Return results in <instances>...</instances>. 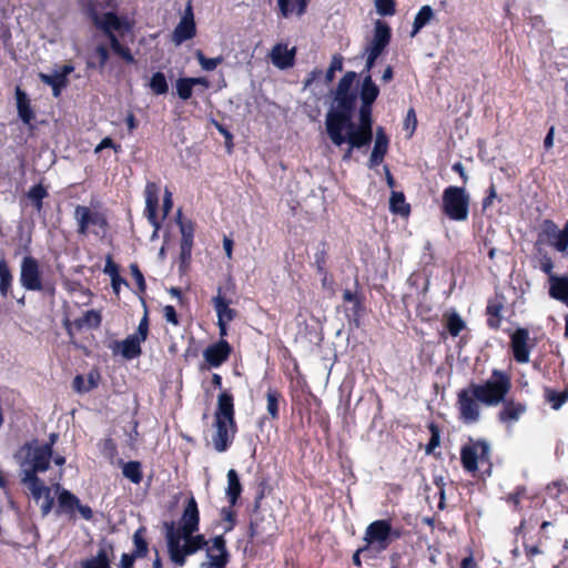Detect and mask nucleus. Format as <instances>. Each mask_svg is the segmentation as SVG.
<instances>
[{"mask_svg": "<svg viewBox=\"0 0 568 568\" xmlns=\"http://www.w3.org/2000/svg\"><path fill=\"white\" fill-rule=\"evenodd\" d=\"M205 560L200 564V568H226L231 554L227 549L224 535H217L211 538V544L205 550Z\"/></svg>", "mask_w": 568, "mask_h": 568, "instance_id": "obj_12", "label": "nucleus"}, {"mask_svg": "<svg viewBox=\"0 0 568 568\" xmlns=\"http://www.w3.org/2000/svg\"><path fill=\"white\" fill-rule=\"evenodd\" d=\"M20 481L23 486L28 488L31 497L38 503L40 499H43L41 504V515L42 517L48 516L53 506L54 498L51 495V489L48 487L39 476H21Z\"/></svg>", "mask_w": 568, "mask_h": 568, "instance_id": "obj_13", "label": "nucleus"}, {"mask_svg": "<svg viewBox=\"0 0 568 568\" xmlns=\"http://www.w3.org/2000/svg\"><path fill=\"white\" fill-rule=\"evenodd\" d=\"M524 550L527 559L534 565V559L536 556L542 555V550L540 549L538 544H529L526 540V537L524 538Z\"/></svg>", "mask_w": 568, "mask_h": 568, "instance_id": "obj_60", "label": "nucleus"}, {"mask_svg": "<svg viewBox=\"0 0 568 568\" xmlns=\"http://www.w3.org/2000/svg\"><path fill=\"white\" fill-rule=\"evenodd\" d=\"M389 145V139L386 134L384 128L378 126L376 130V138L373 151L369 156L368 166L374 169L378 166L383 161L385 155L387 154Z\"/></svg>", "mask_w": 568, "mask_h": 568, "instance_id": "obj_28", "label": "nucleus"}, {"mask_svg": "<svg viewBox=\"0 0 568 568\" xmlns=\"http://www.w3.org/2000/svg\"><path fill=\"white\" fill-rule=\"evenodd\" d=\"M506 304V296L503 292H495L494 296L487 301L485 314L486 324L493 331H498L503 322V311Z\"/></svg>", "mask_w": 568, "mask_h": 568, "instance_id": "obj_19", "label": "nucleus"}, {"mask_svg": "<svg viewBox=\"0 0 568 568\" xmlns=\"http://www.w3.org/2000/svg\"><path fill=\"white\" fill-rule=\"evenodd\" d=\"M149 88L155 95L166 94L169 91V84L164 73L161 71L153 73L149 82Z\"/></svg>", "mask_w": 568, "mask_h": 568, "instance_id": "obj_48", "label": "nucleus"}, {"mask_svg": "<svg viewBox=\"0 0 568 568\" xmlns=\"http://www.w3.org/2000/svg\"><path fill=\"white\" fill-rule=\"evenodd\" d=\"M357 74L354 71L346 72L339 80L335 92L357 93L355 90L352 89Z\"/></svg>", "mask_w": 568, "mask_h": 568, "instance_id": "obj_54", "label": "nucleus"}, {"mask_svg": "<svg viewBox=\"0 0 568 568\" xmlns=\"http://www.w3.org/2000/svg\"><path fill=\"white\" fill-rule=\"evenodd\" d=\"M200 510L194 496H190L183 506L178 527L174 521L164 523L165 539L170 560L178 567H183L190 556L200 550H206L211 539H206L200 530Z\"/></svg>", "mask_w": 568, "mask_h": 568, "instance_id": "obj_2", "label": "nucleus"}, {"mask_svg": "<svg viewBox=\"0 0 568 568\" xmlns=\"http://www.w3.org/2000/svg\"><path fill=\"white\" fill-rule=\"evenodd\" d=\"M19 466V476H38L50 468L51 455L47 448L41 447L38 438H32L22 444L13 455Z\"/></svg>", "mask_w": 568, "mask_h": 568, "instance_id": "obj_4", "label": "nucleus"}, {"mask_svg": "<svg viewBox=\"0 0 568 568\" xmlns=\"http://www.w3.org/2000/svg\"><path fill=\"white\" fill-rule=\"evenodd\" d=\"M145 216L150 224L159 229L160 222L158 219L159 207V193L160 187L155 182H148L145 185Z\"/></svg>", "mask_w": 568, "mask_h": 568, "instance_id": "obj_25", "label": "nucleus"}, {"mask_svg": "<svg viewBox=\"0 0 568 568\" xmlns=\"http://www.w3.org/2000/svg\"><path fill=\"white\" fill-rule=\"evenodd\" d=\"M513 387L508 372L494 368L488 379L470 382L457 393L456 408L458 419L465 425L480 420L481 406L496 407L508 396Z\"/></svg>", "mask_w": 568, "mask_h": 568, "instance_id": "obj_1", "label": "nucleus"}, {"mask_svg": "<svg viewBox=\"0 0 568 568\" xmlns=\"http://www.w3.org/2000/svg\"><path fill=\"white\" fill-rule=\"evenodd\" d=\"M343 69V57L341 54H335L332 58L329 68L326 71V81L331 82L336 71H342Z\"/></svg>", "mask_w": 568, "mask_h": 568, "instance_id": "obj_59", "label": "nucleus"}, {"mask_svg": "<svg viewBox=\"0 0 568 568\" xmlns=\"http://www.w3.org/2000/svg\"><path fill=\"white\" fill-rule=\"evenodd\" d=\"M163 316L168 323L174 326L180 325V318L173 305H165L163 307Z\"/></svg>", "mask_w": 568, "mask_h": 568, "instance_id": "obj_62", "label": "nucleus"}, {"mask_svg": "<svg viewBox=\"0 0 568 568\" xmlns=\"http://www.w3.org/2000/svg\"><path fill=\"white\" fill-rule=\"evenodd\" d=\"M119 464L122 468V475L132 484L139 485L143 480L142 464L139 460L123 462L120 459Z\"/></svg>", "mask_w": 568, "mask_h": 568, "instance_id": "obj_36", "label": "nucleus"}, {"mask_svg": "<svg viewBox=\"0 0 568 568\" xmlns=\"http://www.w3.org/2000/svg\"><path fill=\"white\" fill-rule=\"evenodd\" d=\"M375 7L377 10V13L383 17L394 16L396 12L395 0H375Z\"/></svg>", "mask_w": 568, "mask_h": 568, "instance_id": "obj_55", "label": "nucleus"}, {"mask_svg": "<svg viewBox=\"0 0 568 568\" xmlns=\"http://www.w3.org/2000/svg\"><path fill=\"white\" fill-rule=\"evenodd\" d=\"M141 342L131 335H129L126 338H124L121 342H116V347L120 351V354L125 359H134L141 356L142 354V347Z\"/></svg>", "mask_w": 568, "mask_h": 568, "instance_id": "obj_35", "label": "nucleus"}, {"mask_svg": "<svg viewBox=\"0 0 568 568\" xmlns=\"http://www.w3.org/2000/svg\"><path fill=\"white\" fill-rule=\"evenodd\" d=\"M310 0H277V8L282 18H288L292 13L301 17L306 12Z\"/></svg>", "mask_w": 568, "mask_h": 568, "instance_id": "obj_34", "label": "nucleus"}, {"mask_svg": "<svg viewBox=\"0 0 568 568\" xmlns=\"http://www.w3.org/2000/svg\"><path fill=\"white\" fill-rule=\"evenodd\" d=\"M378 95L379 88L373 81L372 75L367 73L363 79L359 90L361 104L373 106Z\"/></svg>", "mask_w": 568, "mask_h": 568, "instance_id": "obj_33", "label": "nucleus"}, {"mask_svg": "<svg viewBox=\"0 0 568 568\" xmlns=\"http://www.w3.org/2000/svg\"><path fill=\"white\" fill-rule=\"evenodd\" d=\"M356 291L352 292L351 290L346 288L343 291V302L346 305L345 307V315L347 317V321L349 323H354L356 327L361 324V318L365 312V305H364V297L358 292V281L355 282Z\"/></svg>", "mask_w": 568, "mask_h": 568, "instance_id": "obj_18", "label": "nucleus"}, {"mask_svg": "<svg viewBox=\"0 0 568 568\" xmlns=\"http://www.w3.org/2000/svg\"><path fill=\"white\" fill-rule=\"evenodd\" d=\"M212 302L217 321L232 322L235 318L236 312L230 307L231 301L222 295V287L217 288V294L213 297Z\"/></svg>", "mask_w": 568, "mask_h": 568, "instance_id": "obj_30", "label": "nucleus"}, {"mask_svg": "<svg viewBox=\"0 0 568 568\" xmlns=\"http://www.w3.org/2000/svg\"><path fill=\"white\" fill-rule=\"evenodd\" d=\"M470 196L464 186H447L442 195V212L450 221L464 222L469 216Z\"/></svg>", "mask_w": 568, "mask_h": 568, "instance_id": "obj_6", "label": "nucleus"}, {"mask_svg": "<svg viewBox=\"0 0 568 568\" xmlns=\"http://www.w3.org/2000/svg\"><path fill=\"white\" fill-rule=\"evenodd\" d=\"M195 58L201 68L205 71H213L223 62V58L221 55L216 58H207L201 50L195 51Z\"/></svg>", "mask_w": 568, "mask_h": 568, "instance_id": "obj_53", "label": "nucleus"}, {"mask_svg": "<svg viewBox=\"0 0 568 568\" xmlns=\"http://www.w3.org/2000/svg\"><path fill=\"white\" fill-rule=\"evenodd\" d=\"M193 88L194 87L192 84L191 77L180 78L175 82L176 94L183 101L191 99L193 94Z\"/></svg>", "mask_w": 568, "mask_h": 568, "instance_id": "obj_51", "label": "nucleus"}, {"mask_svg": "<svg viewBox=\"0 0 568 568\" xmlns=\"http://www.w3.org/2000/svg\"><path fill=\"white\" fill-rule=\"evenodd\" d=\"M544 398L554 410H558L568 402V388L562 392H557L546 386L544 387Z\"/></svg>", "mask_w": 568, "mask_h": 568, "instance_id": "obj_38", "label": "nucleus"}, {"mask_svg": "<svg viewBox=\"0 0 568 568\" xmlns=\"http://www.w3.org/2000/svg\"><path fill=\"white\" fill-rule=\"evenodd\" d=\"M357 93L335 92L334 104L326 113V130L345 129L353 126V114L355 111Z\"/></svg>", "mask_w": 568, "mask_h": 568, "instance_id": "obj_5", "label": "nucleus"}, {"mask_svg": "<svg viewBox=\"0 0 568 568\" xmlns=\"http://www.w3.org/2000/svg\"><path fill=\"white\" fill-rule=\"evenodd\" d=\"M145 531V527L142 526L133 534L134 550L132 554H134L138 558H144L149 552V545L144 537Z\"/></svg>", "mask_w": 568, "mask_h": 568, "instance_id": "obj_46", "label": "nucleus"}, {"mask_svg": "<svg viewBox=\"0 0 568 568\" xmlns=\"http://www.w3.org/2000/svg\"><path fill=\"white\" fill-rule=\"evenodd\" d=\"M427 428L430 433V438L425 446V453L426 455H432L434 450L440 445V428L435 422H430Z\"/></svg>", "mask_w": 568, "mask_h": 568, "instance_id": "obj_52", "label": "nucleus"}, {"mask_svg": "<svg viewBox=\"0 0 568 568\" xmlns=\"http://www.w3.org/2000/svg\"><path fill=\"white\" fill-rule=\"evenodd\" d=\"M537 243L548 244L555 247L558 252H565L568 248V221L565 223L564 229L559 230L557 224L549 219L542 221L540 232L537 236Z\"/></svg>", "mask_w": 568, "mask_h": 568, "instance_id": "obj_11", "label": "nucleus"}, {"mask_svg": "<svg viewBox=\"0 0 568 568\" xmlns=\"http://www.w3.org/2000/svg\"><path fill=\"white\" fill-rule=\"evenodd\" d=\"M130 268H131L132 276L136 282L139 291L141 293H145V290H146L145 280H144V276H143L142 272L140 271L138 264H131Z\"/></svg>", "mask_w": 568, "mask_h": 568, "instance_id": "obj_61", "label": "nucleus"}, {"mask_svg": "<svg viewBox=\"0 0 568 568\" xmlns=\"http://www.w3.org/2000/svg\"><path fill=\"white\" fill-rule=\"evenodd\" d=\"M101 452L106 458L113 460L118 455V446L114 439L111 437L104 438L101 443Z\"/></svg>", "mask_w": 568, "mask_h": 568, "instance_id": "obj_57", "label": "nucleus"}, {"mask_svg": "<svg viewBox=\"0 0 568 568\" xmlns=\"http://www.w3.org/2000/svg\"><path fill=\"white\" fill-rule=\"evenodd\" d=\"M529 332L527 328H517L510 336V347L514 359L525 364L529 362L530 347L528 346Z\"/></svg>", "mask_w": 568, "mask_h": 568, "instance_id": "obj_23", "label": "nucleus"}, {"mask_svg": "<svg viewBox=\"0 0 568 568\" xmlns=\"http://www.w3.org/2000/svg\"><path fill=\"white\" fill-rule=\"evenodd\" d=\"M272 63L281 70L292 68L295 63L296 48L288 49L284 43H277L271 51Z\"/></svg>", "mask_w": 568, "mask_h": 568, "instance_id": "obj_27", "label": "nucleus"}, {"mask_svg": "<svg viewBox=\"0 0 568 568\" xmlns=\"http://www.w3.org/2000/svg\"><path fill=\"white\" fill-rule=\"evenodd\" d=\"M373 106L361 104L358 111V124L353 122V126H345V131L353 134L355 142H369L373 140Z\"/></svg>", "mask_w": 568, "mask_h": 568, "instance_id": "obj_17", "label": "nucleus"}, {"mask_svg": "<svg viewBox=\"0 0 568 568\" xmlns=\"http://www.w3.org/2000/svg\"><path fill=\"white\" fill-rule=\"evenodd\" d=\"M74 216L78 222L79 234H87L90 226L98 227L103 232L109 229L106 215L99 211H91L88 206L77 205Z\"/></svg>", "mask_w": 568, "mask_h": 568, "instance_id": "obj_15", "label": "nucleus"}, {"mask_svg": "<svg viewBox=\"0 0 568 568\" xmlns=\"http://www.w3.org/2000/svg\"><path fill=\"white\" fill-rule=\"evenodd\" d=\"M242 485L235 469L227 471L226 497L231 506H235L242 494Z\"/></svg>", "mask_w": 568, "mask_h": 568, "instance_id": "obj_37", "label": "nucleus"}, {"mask_svg": "<svg viewBox=\"0 0 568 568\" xmlns=\"http://www.w3.org/2000/svg\"><path fill=\"white\" fill-rule=\"evenodd\" d=\"M327 260H328V244L326 241H322L316 252L314 253V267L316 273H325L327 270Z\"/></svg>", "mask_w": 568, "mask_h": 568, "instance_id": "obj_47", "label": "nucleus"}, {"mask_svg": "<svg viewBox=\"0 0 568 568\" xmlns=\"http://www.w3.org/2000/svg\"><path fill=\"white\" fill-rule=\"evenodd\" d=\"M496 199H498L497 190H496L495 184L491 183L487 190L486 196L483 199V202H481L483 210L490 207Z\"/></svg>", "mask_w": 568, "mask_h": 568, "instance_id": "obj_64", "label": "nucleus"}, {"mask_svg": "<svg viewBox=\"0 0 568 568\" xmlns=\"http://www.w3.org/2000/svg\"><path fill=\"white\" fill-rule=\"evenodd\" d=\"M500 405L501 408L497 413V419L500 424L506 426H513L527 410L525 403L515 400L514 398L506 397Z\"/></svg>", "mask_w": 568, "mask_h": 568, "instance_id": "obj_20", "label": "nucleus"}, {"mask_svg": "<svg viewBox=\"0 0 568 568\" xmlns=\"http://www.w3.org/2000/svg\"><path fill=\"white\" fill-rule=\"evenodd\" d=\"M16 100L19 118L29 124L34 119V112L27 93L20 87L16 88Z\"/></svg>", "mask_w": 568, "mask_h": 568, "instance_id": "obj_32", "label": "nucleus"}, {"mask_svg": "<svg viewBox=\"0 0 568 568\" xmlns=\"http://www.w3.org/2000/svg\"><path fill=\"white\" fill-rule=\"evenodd\" d=\"M195 34H196V26L194 22L192 8L189 4L185 10V14L183 16V18L181 19V21L178 23V26L175 27V29L173 31L172 40L175 44H181L184 41H187V40L194 38Z\"/></svg>", "mask_w": 568, "mask_h": 568, "instance_id": "obj_24", "label": "nucleus"}, {"mask_svg": "<svg viewBox=\"0 0 568 568\" xmlns=\"http://www.w3.org/2000/svg\"><path fill=\"white\" fill-rule=\"evenodd\" d=\"M460 463L466 473L478 471L479 463L490 464V446L486 439L469 438L460 448Z\"/></svg>", "mask_w": 568, "mask_h": 568, "instance_id": "obj_7", "label": "nucleus"}, {"mask_svg": "<svg viewBox=\"0 0 568 568\" xmlns=\"http://www.w3.org/2000/svg\"><path fill=\"white\" fill-rule=\"evenodd\" d=\"M82 568H111L106 551L100 549L97 556L82 561Z\"/></svg>", "mask_w": 568, "mask_h": 568, "instance_id": "obj_49", "label": "nucleus"}, {"mask_svg": "<svg viewBox=\"0 0 568 568\" xmlns=\"http://www.w3.org/2000/svg\"><path fill=\"white\" fill-rule=\"evenodd\" d=\"M283 399L277 388L270 387L266 392V409L272 419L280 417V402Z\"/></svg>", "mask_w": 568, "mask_h": 568, "instance_id": "obj_43", "label": "nucleus"}, {"mask_svg": "<svg viewBox=\"0 0 568 568\" xmlns=\"http://www.w3.org/2000/svg\"><path fill=\"white\" fill-rule=\"evenodd\" d=\"M549 295L568 307V276L551 275L549 277Z\"/></svg>", "mask_w": 568, "mask_h": 568, "instance_id": "obj_31", "label": "nucleus"}, {"mask_svg": "<svg viewBox=\"0 0 568 568\" xmlns=\"http://www.w3.org/2000/svg\"><path fill=\"white\" fill-rule=\"evenodd\" d=\"M541 516L538 514H532L529 518H523L517 527H515L514 531L516 535H521L523 538L526 537V534L529 529H534L536 526H540Z\"/></svg>", "mask_w": 568, "mask_h": 568, "instance_id": "obj_50", "label": "nucleus"}, {"mask_svg": "<svg viewBox=\"0 0 568 568\" xmlns=\"http://www.w3.org/2000/svg\"><path fill=\"white\" fill-rule=\"evenodd\" d=\"M20 283L27 291L39 292L43 290L42 272L36 257L27 255L22 258Z\"/></svg>", "mask_w": 568, "mask_h": 568, "instance_id": "obj_14", "label": "nucleus"}, {"mask_svg": "<svg viewBox=\"0 0 568 568\" xmlns=\"http://www.w3.org/2000/svg\"><path fill=\"white\" fill-rule=\"evenodd\" d=\"M101 314L95 310L87 311L82 317L74 320L73 324L78 329L87 326L90 328H98L101 325Z\"/></svg>", "mask_w": 568, "mask_h": 568, "instance_id": "obj_45", "label": "nucleus"}, {"mask_svg": "<svg viewBox=\"0 0 568 568\" xmlns=\"http://www.w3.org/2000/svg\"><path fill=\"white\" fill-rule=\"evenodd\" d=\"M221 517L224 521L229 523V526L225 527V532L231 531L236 525V513L233 510V506L223 507L221 509Z\"/></svg>", "mask_w": 568, "mask_h": 568, "instance_id": "obj_58", "label": "nucleus"}, {"mask_svg": "<svg viewBox=\"0 0 568 568\" xmlns=\"http://www.w3.org/2000/svg\"><path fill=\"white\" fill-rule=\"evenodd\" d=\"M214 418H223L230 423L235 420L234 395L231 389H222L217 396Z\"/></svg>", "mask_w": 568, "mask_h": 568, "instance_id": "obj_26", "label": "nucleus"}, {"mask_svg": "<svg viewBox=\"0 0 568 568\" xmlns=\"http://www.w3.org/2000/svg\"><path fill=\"white\" fill-rule=\"evenodd\" d=\"M434 19V10L430 6H423L416 13L413 22L410 37H415L425 26Z\"/></svg>", "mask_w": 568, "mask_h": 568, "instance_id": "obj_39", "label": "nucleus"}, {"mask_svg": "<svg viewBox=\"0 0 568 568\" xmlns=\"http://www.w3.org/2000/svg\"><path fill=\"white\" fill-rule=\"evenodd\" d=\"M389 532L390 519L374 520L365 529L364 541L372 551L383 552L390 546Z\"/></svg>", "mask_w": 568, "mask_h": 568, "instance_id": "obj_9", "label": "nucleus"}, {"mask_svg": "<svg viewBox=\"0 0 568 568\" xmlns=\"http://www.w3.org/2000/svg\"><path fill=\"white\" fill-rule=\"evenodd\" d=\"M445 327L450 336L457 337L466 328V323L457 312L453 311L445 314Z\"/></svg>", "mask_w": 568, "mask_h": 568, "instance_id": "obj_42", "label": "nucleus"}, {"mask_svg": "<svg viewBox=\"0 0 568 568\" xmlns=\"http://www.w3.org/2000/svg\"><path fill=\"white\" fill-rule=\"evenodd\" d=\"M390 39V27L385 21L376 20L374 26L373 39L365 49L367 54L365 69L367 71H369L375 65L376 60L389 44Z\"/></svg>", "mask_w": 568, "mask_h": 568, "instance_id": "obj_8", "label": "nucleus"}, {"mask_svg": "<svg viewBox=\"0 0 568 568\" xmlns=\"http://www.w3.org/2000/svg\"><path fill=\"white\" fill-rule=\"evenodd\" d=\"M95 54L99 57V69L103 70L110 58L106 45L99 44L95 48Z\"/></svg>", "mask_w": 568, "mask_h": 568, "instance_id": "obj_63", "label": "nucleus"}, {"mask_svg": "<svg viewBox=\"0 0 568 568\" xmlns=\"http://www.w3.org/2000/svg\"><path fill=\"white\" fill-rule=\"evenodd\" d=\"M13 276L4 257L0 260V294L7 297L12 285Z\"/></svg>", "mask_w": 568, "mask_h": 568, "instance_id": "obj_44", "label": "nucleus"}, {"mask_svg": "<svg viewBox=\"0 0 568 568\" xmlns=\"http://www.w3.org/2000/svg\"><path fill=\"white\" fill-rule=\"evenodd\" d=\"M232 351L233 348L230 343L226 339L221 338L204 349L203 357L210 367L216 368L229 359Z\"/></svg>", "mask_w": 568, "mask_h": 568, "instance_id": "obj_22", "label": "nucleus"}, {"mask_svg": "<svg viewBox=\"0 0 568 568\" xmlns=\"http://www.w3.org/2000/svg\"><path fill=\"white\" fill-rule=\"evenodd\" d=\"M84 13L91 19L92 23L108 38L112 51L121 57L128 63H134V57L129 47L123 45L114 31H120L123 28H128V23L124 19L120 18L115 12L110 11L100 16V10L106 8H115L114 0H80L79 1Z\"/></svg>", "mask_w": 568, "mask_h": 568, "instance_id": "obj_3", "label": "nucleus"}, {"mask_svg": "<svg viewBox=\"0 0 568 568\" xmlns=\"http://www.w3.org/2000/svg\"><path fill=\"white\" fill-rule=\"evenodd\" d=\"M389 210L394 214L407 216L410 213V205L406 203L403 192L393 191L389 199Z\"/></svg>", "mask_w": 568, "mask_h": 568, "instance_id": "obj_41", "label": "nucleus"}, {"mask_svg": "<svg viewBox=\"0 0 568 568\" xmlns=\"http://www.w3.org/2000/svg\"><path fill=\"white\" fill-rule=\"evenodd\" d=\"M75 511L88 521L93 519L94 515L92 508L88 505H82L78 496L62 488L58 494L57 516L67 515L70 519H74Z\"/></svg>", "mask_w": 568, "mask_h": 568, "instance_id": "obj_10", "label": "nucleus"}, {"mask_svg": "<svg viewBox=\"0 0 568 568\" xmlns=\"http://www.w3.org/2000/svg\"><path fill=\"white\" fill-rule=\"evenodd\" d=\"M504 500L513 508V510L518 513H520L524 508L521 505L524 500H530V503L535 504L536 506L542 501L539 497L529 498L527 496V488L523 485L515 487L511 493L504 497Z\"/></svg>", "mask_w": 568, "mask_h": 568, "instance_id": "obj_29", "label": "nucleus"}, {"mask_svg": "<svg viewBox=\"0 0 568 568\" xmlns=\"http://www.w3.org/2000/svg\"><path fill=\"white\" fill-rule=\"evenodd\" d=\"M39 79L42 83L52 87L68 85V80H64L58 72L53 74L39 73Z\"/></svg>", "mask_w": 568, "mask_h": 568, "instance_id": "obj_56", "label": "nucleus"}, {"mask_svg": "<svg viewBox=\"0 0 568 568\" xmlns=\"http://www.w3.org/2000/svg\"><path fill=\"white\" fill-rule=\"evenodd\" d=\"M345 129H337L335 130H326L328 138L331 139L332 143L336 146H342L343 144H347L346 150L344 151L342 155V161L349 162L353 156V151L355 149L359 150L362 148L368 146L369 142H355L353 139V134L346 132L344 133Z\"/></svg>", "mask_w": 568, "mask_h": 568, "instance_id": "obj_21", "label": "nucleus"}, {"mask_svg": "<svg viewBox=\"0 0 568 568\" xmlns=\"http://www.w3.org/2000/svg\"><path fill=\"white\" fill-rule=\"evenodd\" d=\"M214 434L212 436L213 447L216 452H226L233 444L237 433L236 420L229 424L226 419L214 418Z\"/></svg>", "mask_w": 568, "mask_h": 568, "instance_id": "obj_16", "label": "nucleus"}, {"mask_svg": "<svg viewBox=\"0 0 568 568\" xmlns=\"http://www.w3.org/2000/svg\"><path fill=\"white\" fill-rule=\"evenodd\" d=\"M49 195L47 187L42 183H38L30 187L27 192V199L31 202L37 212L43 209V200Z\"/></svg>", "mask_w": 568, "mask_h": 568, "instance_id": "obj_40", "label": "nucleus"}]
</instances>
